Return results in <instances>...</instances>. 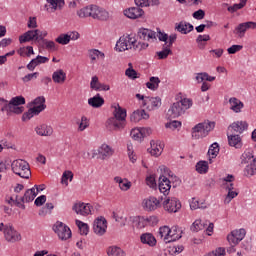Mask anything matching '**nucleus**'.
I'll return each mask as SVG.
<instances>
[{
  "mask_svg": "<svg viewBox=\"0 0 256 256\" xmlns=\"http://www.w3.org/2000/svg\"><path fill=\"white\" fill-rule=\"evenodd\" d=\"M78 17H92V19H98V21H107L109 19V12L97 5H89L77 12Z\"/></svg>",
  "mask_w": 256,
  "mask_h": 256,
  "instance_id": "obj_1",
  "label": "nucleus"
},
{
  "mask_svg": "<svg viewBox=\"0 0 256 256\" xmlns=\"http://www.w3.org/2000/svg\"><path fill=\"white\" fill-rule=\"evenodd\" d=\"M113 117L109 118L107 123L114 131H119L125 127V119L127 118V110L121 108L119 104L112 105Z\"/></svg>",
  "mask_w": 256,
  "mask_h": 256,
  "instance_id": "obj_2",
  "label": "nucleus"
},
{
  "mask_svg": "<svg viewBox=\"0 0 256 256\" xmlns=\"http://www.w3.org/2000/svg\"><path fill=\"white\" fill-rule=\"evenodd\" d=\"M28 107H30L29 110L22 116L23 121H25L26 119H32V117H35V115H39L41 111H45L47 107L45 105V97H37L34 101L28 104Z\"/></svg>",
  "mask_w": 256,
  "mask_h": 256,
  "instance_id": "obj_3",
  "label": "nucleus"
},
{
  "mask_svg": "<svg viewBox=\"0 0 256 256\" xmlns=\"http://www.w3.org/2000/svg\"><path fill=\"white\" fill-rule=\"evenodd\" d=\"M215 129V122L204 121L198 123L192 128L193 139H199V137H207L211 131Z\"/></svg>",
  "mask_w": 256,
  "mask_h": 256,
  "instance_id": "obj_4",
  "label": "nucleus"
},
{
  "mask_svg": "<svg viewBox=\"0 0 256 256\" xmlns=\"http://www.w3.org/2000/svg\"><path fill=\"white\" fill-rule=\"evenodd\" d=\"M12 171L22 179H29L31 177V168L29 163L25 160H14L11 164Z\"/></svg>",
  "mask_w": 256,
  "mask_h": 256,
  "instance_id": "obj_5",
  "label": "nucleus"
},
{
  "mask_svg": "<svg viewBox=\"0 0 256 256\" xmlns=\"http://www.w3.org/2000/svg\"><path fill=\"white\" fill-rule=\"evenodd\" d=\"M47 37V31H41L39 29L36 30H29L26 33H24L22 36L19 37L20 43H27L29 41H36L38 45L40 43H43V41H46L45 39Z\"/></svg>",
  "mask_w": 256,
  "mask_h": 256,
  "instance_id": "obj_6",
  "label": "nucleus"
},
{
  "mask_svg": "<svg viewBox=\"0 0 256 256\" xmlns=\"http://www.w3.org/2000/svg\"><path fill=\"white\" fill-rule=\"evenodd\" d=\"M135 43H137V40L131 37V35L121 36L116 42L115 51H118L119 53L129 51V49H133Z\"/></svg>",
  "mask_w": 256,
  "mask_h": 256,
  "instance_id": "obj_7",
  "label": "nucleus"
},
{
  "mask_svg": "<svg viewBox=\"0 0 256 256\" xmlns=\"http://www.w3.org/2000/svg\"><path fill=\"white\" fill-rule=\"evenodd\" d=\"M53 231L58 235L61 241H67V239H71L72 237L71 228L63 222L57 221L53 225Z\"/></svg>",
  "mask_w": 256,
  "mask_h": 256,
  "instance_id": "obj_8",
  "label": "nucleus"
},
{
  "mask_svg": "<svg viewBox=\"0 0 256 256\" xmlns=\"http://www.w3.org/2000/svg\"><path fill=\"white\" fill-rule=\"evenodd\" d=\"M163 207L168 213H177L181 209V202L175 197L165 196Z\"/></svg>",
  "mask_w": 256,
  "mask_h": 256,
  "instance_id": "obj_9",
  "label": "nucleus"
},
{
  "mask_svg": "<svg viewBox=\"0 0 256 256\" xmlns=\"http://www.w3.org/2000/svg\"><path fill=\"white\" fill-rule=\"evenodd\" d=\"M4 236L6 241L9 243H17V241H21V234L13 228V225L6 224L4 228Z\"/></svg>",
  "mask_w": 256,
  "mask_h": 256,
  "instance_id": "obj_10",
  "label": "nucleus"
},
{
  "mask_svg": "<svg viewBox=\"0 0 256 256\" xmlns=\"http://www.w3.org/2000/svg\"><path fill=\"white\" fill-rule=\"evenodd\" d=\"M93 231L99 237H103V234L107 233V219L103 216L98 217L93 223Z\"/></svg>",
  "mask_w": 256,
  "mask_h": 256,
  "instance_id": "obj_11",
  "label": "nucleus"
},
{
  "mask_svg": "<svg viewBox=\"0 0 256 256\" xmlns=\"http://www.w3.org/2000/svg\"><path fill=\"white\" fill-rule=\"evenodd\" d=\"M245 235H247V231L241 228L239 230H233L228 236L227 241L232 245H238L239 242L245 239Z\"/></svg>",
  "mask_w": 256,
  "mask_h": 256,
  "instance_id": "obj_12",
  "label": "nucleus"
},
{
  "mask_svg": "<svg viewBox=\"0 0 256 256\" xmlns=\"http://www.w3.org/2000/svg\"><path fill=\"white\" fill-rule=\"evenodd\" d=\"M249 29H256V22L249 21V22L240 23L234 29V33L235 35H238L240 39H243V37H245V33H247V30Z\"/></svg>",
  "mask_w": 256,
  "mask_h": 256,
  "instance_id": "obj_13",
  "label": "nucleus"
},
{
  "mask_svg": "<svg viewBox=\"0 0 256 256\" xmlns=\"http://www.w3.org/2000/svg\"><path fill=\"white\" fill-rule=\"evenodd\" d=\"M249 129L247 121H236L228 126V133H234L235 135H241L244 131Z\"/></svg>",
  "mask_w": 256,
  "mask_h": 256,
  "instance_id": "obj_14",
  "label": "nucleus"
},
{
  "mask_svg": "<svg viewBox=\"0 0 256 256\" xmlns=\"http://www.w3.org/2000/svg\"><path fill=\"white\" fill-rule=\"evenodd\" d=\"M184 113L183 107H181V104L177 101L168 109L166 117L167 119H177V117H181Z\"/></svg>",
  "mask_w": 256,
  "mask_h": 256,
  "instance_id": "obj_15",
  "label": "nucleus"
},
{
  "mask_svg": "<svg viewBox=\"0 0 256 256\" xmlns=\"http://www.w3.org/2000/svg\"><path fill=\"white\" fill-rule=\"evenodd\" d=\"M161 201H163V196L160 199L150 196L143 201L142 205L145 211H155L161 205Z\"/></svg>",
  "mask_w": 256,
  "mask_h": 256,
  "instance_id": "obj_16",
  "label": "nucleus"
},
{
  "mask_svg": "<svg viewBox=\"0 0 256 256\" xmlns=\"http://www.w3.org/2000/svg\"><path fill=\"white\" fill-rule=\"evenodd\" d=\"M227 137L230 147H235V149H241L243 147V139L239 134L227 132Z\"/></svg>",
  "mask_w": 256,
  "mask_h": 256,
  "instance_id": "obj_17",
  "label": "nucleus"
},
{
  "mask_svg": "<svg viewBox=\"0 0 256 256\" xmlns=\"http://www.w3.org/2000/svg\"><path fill=\"white\" fill-rule=\"evenodd\" d=\"M144 14L145 11L138 6L124 10V15L125 17H128V19H139L140 17H143Z\"/></svg>",
  "mask_w": 256,
  "mask_h": 256,
  "instance_id": "obj_18",
  "label": "nucleus"
},
{
  "mask_svg": "<svg viewBox=\"0 0 256 256\" xmlns=\"http://www.w3.org/2000/svg\"><path fill=\"white\" fill-rule=\"evenodd\" d=\"M158 187L160 193H163L164 197H167L169 191H171V181L165 176H160Z\"/></svg>",
  "mask_w": 256,
  "mask_h": 256,
  "instance_id": "obj_19",
  "label": "nucleus"
},
{
  "mask_svg": "<svg viewBox=\"0 0 256 256\" xmlns=\"http://www.w3.org/2000/svg\"><path fill=\"white\" fill-rule=\"evenodd\" d=\"M144 105H147L148 111H155L161 107L160 97H146L144 100Z\"/></svg>",
  "mask_w": 256,
  "mask_h": 256,
  "instance_id": "obj_20",
  "label": "nucleus"
},
{
  "mask_svg": "<svg viewBox=\"0 0 256 256\" xmlns=\"http://www.w3.org/2000/svg\"><path fill=\"white\" fill-rule=\"evenodd\" d=\"M90 87L94 89V91H109V89H111L109 85L99 82V77L97 76L92 77Z\"/></svg>",
  "mask_w": 256,
  "mask_h": 256,
  "instance_id": "obj_21",
  "label": "nucleus"
},
{
  "mask_svg": "<svg viewBox=\"0 0 256 256\" xmlns=\"http://www.w3.org/2000/svg\"><path fill=\"white\" fill-rule=\"evenodd\" d=\"M72 209L77 215H89L91 213V204L78 203L75 204Z\"/></svg>",
  "mask_w": 256,
  "mask_h": 256,
  "instance_id": "obj_22",
  "label": "nucleus"
},
{
  "mask_svg": "<svg viewBox=\"0 0 256 256\" xmlns=\"http://www.w3.org/2000/svg\"><path fill=\"white\" fill-rule=\"evenodd\" d=\"M150 148L148 149L149 153L154 157H159L161 153H163V145H161V141L152 140L150 141Z\"/></svg>",
  "mask_w": 256,
  "mask_h": 256,
  "instance_id": "obj_23",
  "label": "nucleus"
},
{
  "mask_svg": "<svg viewBox=\"0 0 256 256\" xmlns=\"http://www.w3.org/2000/svg\"><path fill=\"white\" fill-rule=\"evenodd\" d=\"M138 37L143 41H150V39H157V33H155V31H152L146 28H141L138 31Z\"/></svg>",
  "mask_w": 256,
  "mask_h": 256,
  "instance_id": "obj_24",
  "label": "nucleus"
},
{
  "mask_svg": "<svg viewBox=\"0 0 256 256\" xmlns=\"http://www.w3.org/2000/svg\"><path fill=\"white\" fill-rule=\"evenodd\" d=\"M230 110L234 113H241V109L245 107V104L238 98L232 97L229 99Z\"/></svg>",
  "mask_w": 256,
  "mask_h": 256,
  "instance_id": "obj_25",
  "label": "nucleus"
},
{
  "mask_svg": "<svg viewBox=\"0 0 256 256\" xmlns=\"http://www.w3.org/2000/svg\"><path fill=\"white\" fill-rule=\"evenodd\" d=\"M105 104V99L100 94H96L94 97L88 99V105L94 109H99Z\"/></svg>",
  "mask_w": 256,
  "mask_h": 256,
  "instance_id": "obj_26",
  "label": "nucleus"
},
{
  "mask_svg": "<svg viewBox=\"0 0 256 256\" xmlns=\"http://www.w3.org/2000/svg\"><path fill=\"white\" fill-rule=\"evenodd\" d=\"M140 241L144 245H149V247H155L157 245V239L151 233H144L140 236Z\"/></svg>",
  "mask_w": 256,
  "mask_h": 256,
  "instance_id": "obj_27",
  "label": "nucleus"
},
{
  "mask_svg": "<svg viewBox=\"0 0 256 256\" xmlns=\"http://www.w3.org/2000/svg\"><path fill=\"white\" fill-rule=\"evenodd\" d=\"M148 118H149V114H147L145 110L141 109V110H135L132 113V115L130 116V121H132L133 123H139L141 119H148Z\"/></svg>",
  "mask_w": 256,
  "mask_h": 256,
  "instance_id": "obj_28",
  "label": "nucleus"
},
{
  "mask_svg": "<svg viewBox=\"0 0 256 256\" xmlns=\"http://www.w3.org/2000/svg\"><path fill=\"white\" fill-rule=\"evenodd\" d=\"M98 155L101 159L105 160L107 157L113 155V149L107 144H102L101 147L98 148Z\"/></svg>",
  "mask_w": 256,
  "mask_h": 256,
  "instance_id": "obj_29",
  "label": "nucleus"
},
{
  "mask_svg": "<svg viewBox=\"0 0 256 256\" xmlns=\"http://www.w3.org/2000/svg\"><path fill=\"white\" fill-rule=\"evenodd\" d=\"M181 233H183V231L180 230L177 226H173L172 228H170L168 243H173V241H179V239H181Z\"/></svg>",
  "mask_w": 256,
  "mask_h": 256,
  "instance_id": "obj_30",
  "label": "nucleus"
},
{
  "mask_svg": "<svg viewBox=\"0 0 256 256\" xmlns=\"http://www.w3.org/2000/svg\"><path fill=\"white\" fill-rule=\"evenodd\" d=\"M36 133L37 135H41V137H49L53 135V128H51V126L43 124L36 128Z\"/></svg>",
  "mask_w": 256,
  "mask_h": 256,
  "instance_id": "obj_31",
  "label": "nucleus"
},
{
  "mask_svg": "<svg viewBox=\"0 0 256 256\" xmlns=\"http://www.w3.org/2000/svg\"><path fill=\"white\" fill-rule=\"evenodd\" d=\"M66 79H67V74L65 73V71L61 69L53 72L52 74V81H54V83L63 84L65 83Z\"/></svg>",
  "mask_w": 256,
  "mask_h": 256,
  "instance_id": "obj_32",
  "label": "nucleus"
},
{
  "mask_svg": "<svg viewBox=\"0 0 256 256\" xmlns=\"http://www.w3.org/2000/svg\"><path fill=\"white\" fill-rule=\"evenodd\" d=\"M0 101L4 103V105H13V106H20L25 105V97L23 96H16L13 97L10 102L8 103L5 99L0 98Z\"/></svg>",
  "mask_w": 256,
  "mask_h": 256,
  "instance_id": "obj_33",
  "label": "nucleus"
},
{
  "mask_svg": "<svg viewBox=\"0 0 256 256\" xmlns=\"http://www.w3.org/2000/svg\"><path fill=\"white\" fill-rule=\"evenodd\" d=\"M1 111H10V113H15L16 115H21L24 111L23 106H13L11 104H4Z\"/></svg>",
  "mask_w": 256,
  "mask_h": 256,
  "instance_id": "obj_34",
  "label": "nucleus"
},
{
  "mask_svg": "<svg viewBox=\"0 0 256 256\" xmlns=\"http://www.w3.org/2000/svg\"><path fill=\"white\" fill-rule=\"evenodd\" d=\"M106 253L108 256H125V251L119 246H109Z\"/></svg>",
  "mask_w": 256,
  "mask_h": 256,
  "instance_id": "obj_35",
  "label": "nucleus"
},
{
  "mask_svg": "<svg viewBox=\"0 0 256 256\" xmlns=\"http://www.w3.org/2000/svg\"><path fill=\"white\" fill-rule=\"evenodd\" d=\"M169 233H171V228L169 226H162L159 229L158 235L165 243H169Z\"/></svg>",
  "mask_w": 256,
  "mask_h": 256,
  "instance_id": "obj_36",
  "label": "nucleus"
},
{
  "mask_svg": "<svg viewBox=\"0 0 256 256\" xmlns=\"http://www.w3.org/2000/svg\"><path fill=\"white\" fill-rule=\"evenodd\" d=\"M159 83H161L159 77L152 76L149 82L146 83V87L151 89V91H157V89H159Z\"/></svg>",
  "mask_w": 256,
  "mask_h": 256,
  "instance_id": "obj_37",
  "label": "nucleus"
},
{
  "mask_svg": "<svg viewBox=\"0 0 256 256\" xmlns=\"http://www.w3.org/2000/svg\"><path fill=\"white\" fill-rule=\"evenodd\" d=\"M39 46L42 47V49H47L48 51H57L55 42L49 41L47 39L40 42Z\"/></svg>",
  "mask_w": 256,
  "mask_h": 256,
  "instance_id": "obj_38",
  "label": "nucleus"
},
{
  "mask_svg": "<svg viewBox=\"0 0 256 256\" xmlns=\"http://www.w3.org/2000/svg\"><path fill=\"white\" fill-rule=\"evenodd\" d=\"M196 171L200 174H205L209 171V163L207 161H199L196 164Z\"/></svg>",
  "mask_w": 256,
  "mask_h": 256,
  "instance_id": "obj_39",
  "label": "nucleus"
},
{
  "mask_svg": "<svg viewBox=\"0 0 256 256\" xmlns=\"http://www.w3.org/2000/svg\"><path fill=\"white\" fill-rule=\"evenodd\" d=\"M18 54L21 57H31V55H35L32 46L22 47L18 50Z\"/></svg>",
  "mask_w": 256,
  "mask_h": 256,
  "instance_id": "obj_40",
  "label": "nucleus"
},
{
  "mask_svg": "<svg viewBox=\"0 0 256 256\" xmlns=\"http://www.w3.org/2000/svg\"><path fill=\"white\" fill-rule=\"evenodd\" d=\"M35 197H37V193L35 192V188L28 189L24 194V198H25L26 203H31V201H33L35 199Z\"/></svg>",
  "mask_w": 256,
  "mask_h": 256,
  "instance_id": "obj_41",
  "label": "nucleus"
},
{
  "mask_svg": "<svg viewBox=\"0 0 256 256\" xmlns=\"http://www.w3.org/2000/svg\"><path fill=\"white\" fill-rule=\"evenodd\" d=\"M76 225L79 228L80 234L88 235L89 234V225L83 221L76 220Z\"/></svg>",
  "mask_w": 256,
  "mask_h": 256,
  "instance_id": "obj_42",
  "label": "nucleus"
},
{
  "mask_svg": "<svg viewBox=\"0 0 256 256\" xmlns=\"http://www.w3.org/2000/svg\"><path fill=\"white\" fill-rule=\"evenodd\" d=\"M207 227V223H201V220H196L192 226H191V231L194 233H197L198 231H201Z\"/></svg>",
  "mask_w": 256,
  "mask_h": 256,
  "instance_id": "obj_43",
  "label": "nucleus"
},
{
  "mask_svg": "<svg viewBox=\"0 0 256 256\" xmlns=\"http://www.w3.org/2000/svg\"><path fill=\"white\" fill-rule=\"evenodd\" d=\"M47 3H49L51 9L57 11V7L61 9L65 5V0H47Z\"/></svg>",
  "mask_w": 256,
  "mask_h": 256,
  "instance_id": "obj_44",
  "label": "nucleus"
},
{
  "mask_svg": "<svg viewBox=\"0 0 256 256\" xmlns=\"http://www.w3.org/2000/svg\"><path fill=\"white\" fill-rule=\"evenodd\" d=\"M208 155H211L212 159H215V157H217V155H219V143L214 142L209 150H208Z\"/></svg>",
  "mask_w": 256,
  "mask_h": 256,
  "instance_id": "obj_45",
  "label": "nucleus"
},
{
  "mask_svg": "<svg viewBox=\"0 0 256 256\" xmlns=\"http://www.w3.org/2000/svg\"><path fill=\"white\" fill-rule=\"evenodd\" d=\"M70 41L71 37H69V34H61L56 38V43H59L60 45H69Z\"/></svg>",
  "mask_w": 256,
  "mask_h": 256,
  "instance_id": "obj_46",
  "label": "nucleus"
},
{
  "mask_svg": "<svg viewBox=\"0 0 256 256\" xmlns=\"http://www.w3.org/2000/svg\"><path fill=\"white\" fill-rule=\"evenodd\" d=\"M68 179L69 181H73V172L65 171L62 175L61 184L66 186L69 185Z\"/></svg>",
  "mask_w": 256,
  "mask_h": 256,
  "instance_id": "obj_47",
  "label": "nucleus"
},
{
  "mask_svg": "<svg viewBox=\"0 0 256 256\" xmlns=\"http://www.w3.org/2000/svg\"><path fill=\"white\" fill-rule=\"evenodd\" d=\"M130 135L134 141H142L143 136L141 134V128L132 129Z\"/></svg>",
  "mask_w": 256,
  "mask_h": 256,
  "instance_id": "obj_48",
  "label": "nucleus"
},
{
  "mask_svg": "<svg viewBox=\"0 0 256 256\" xmlns=\"http://www.w3.org/2000/svg\"><path fill=\"white\" fill-rule=\"evenodd\" d=\"M178 103L181 105L182 109L184 110V113L187 109H190L193 105V101L189 98H184L181 101H178Z\"/></svg>",
  "mask_w": 256,
  "mask_h": 256,
  "instance_id": "obj_49",
  "label": "nucleus"
},
{
  "mask_svg": "<svg viewBox=\"0 0 256 256\" xmlns=\"http://www.w3.org/2000/svg\"><path fill=\"white\" fill-rule=\"evenodd\" d=\"M175 30L182 33V35H187V22L181 21L180 23L176 24Z\"/></svg>",
  "mask_w": 256,
  "mask_h": 256,
  "instance_id": "obj_50",
  "label": "nucleus"
},
{
  "mask_svg": "<svg viewBox=\"0 0 256 256\" xmlns=\"http://www.w3.org/2000/svg\"><path fill=\"white\" fill-rule=\"evenodd\" d=\"M172 53L173 51H171V49H169V47L167 46L162 51L157 52V56L158 59H167V57H169V55H171Z\"/></svg>",
  "mask_w": 256,
  "mask_h": 256,
  "instance_id": "obj_51",
  "label": "nucleus"
},
{
  "mask_svg": "<svg viewBox=\"0 0 256 256\" xmlns=\"http://www.w3.org/2000/svg\"><path fill=\"white\" fill-rule=\"evenodd\" d=\"M128 69H126L125 75L129 77V79H137V71L133 69V65L130 63Z\"/></svg>",
  "mask_w": 256,
  "mask_h": 256,
  "instance_id": "obj_52",
  "label": "nucleus"
},
{
  "mask_svg": "<svg viewBox=\"0 0 256 256\" xmlns=\"http://www.w3.org/2000/svg\"><path fill=\"white\" fill-rule=\"evenodd\" d=\"M245 2L240 1L239 4H234L233 6H229L227 8V11H229L230 13H235V11H239V9H243V7H245Z\"/></svg>",
  "mask_w": 256,
  "mask_h": 256,
  "instance_id": "obj_53",
  "label": "nucleus"
},
{
  "mask_svg": "<svg viewBox=\"0 0 256 256\" xmlns=\"http://www.w3.org/2000/svg\"><path fill=\"white\" fill-rule=\"evenodd\" d=\"M237 195H239V192H237L235 190H229L228 194L224 200V203H226V204L231 203V200L235 199V197H237Z\"/></svg>",
  "mask_w": 256,
  "mask_h": 256,
  "instance_id": "obj_54",
  "label": "nucleus"
},
{
  "mask_svg": "<svg viewBox=\"0 0 256 256\" xmlns=\"http://www.w3.org/2000/svg\"><path fill=\"white\" fill-rule=\"evenodd\" d=\"M89 127V120L86 116H82L81 122L79 123L78 131H85Z\"/></svg>",
  "mask_w": 256,
  "mask_h": 256,
  "instance_id": "obj_55",
  "label": "nucleus"
},
{
  "mask_svg": "<svg viewBox=\"0 0 256 256\" xmlns=\"http://www.w3.org/2000/svg\"><path fill=\"white\" fill-rule=\"evenodd\" d=\"M147 47H149V44H147L145 42H138V43H134V45H132V48H134V51H143V50L147 49Z\"/></svg>",
  "mask_w": 256,
  "mask_h": 256,
  "instance_id": "obj_56",
  "label": "nucleus"
},
{
  "mask_svg": "<svg viewBox=\"0 0 256 256\" xmlns=\"http://www.w3.org/2000/svg\"><path fill=\"white\" fill-rule=\"evenodd\" d=\"M165 127L166 129H172L175 131V129H179V127H181V122L174 120L172 122L166 123Z\"/></svg>",
  "mask_w": 256,
  "mask_h": 256,
  "instance_id": "obj_57",
  "label": "nucleus"
},
{
  "mask_svg": "<svg viewBox=\"0 0 256 256\" xmlns=\"http://www.w3.org/2000/svg\"><path fill=\"white\" fill-rule=\"evenodd\" d=\"M37 77H39V72H34V73L27 74L26 76H24L22 78V81L24 83H29V81H33V79H37Z\"/></svg>",
  "mask_w": 256,
  "mask_h": 256,
  "instance_id": "obj_58",
  "label": "nucleus"
},
{
  "mask_svg": "<svg viewBox=\"0 0 256 256\" xmlns=\"http://www.w3.org/2000/svg\"><path fill=\"white\" fill-rule=\"evenodd\" d=\"M243 49V45H232L227 49V52L229 55H235V53H238V51H241Z\"/></svg>",
  "mask_w": 256,
  "mask_h": 256,
  "instance_id": "obj_59",
  "label": "nucleus"
},
{
  "mask_svg": "<svg viewBox=\"0 0 256 256\" xmlns=\"http://www.w3.org/2000/svg\"><path fill=\"white\" fill-rule=\"evenodd\" d=\"M146 184L148 187H151L152 189H155L157 187V182L155 181V176L150 175L146 178Z\"/></svg>",
  "mask_w": 256,
  "mask_h": 256,
  "instance_id": "obj_60",
  "label": "nucleus"
},
{
  "mask_svg": "<svg viewBox=\"0 0 256 256\" xmlns=\"http://www.w3.org/2000/svg\"><path fill=\"white\" fill-rule=\"evenodd\" d=\"M192 17L198 21H201V19H205V12L203 9H199L192 14Z\"/></svg>",
  "mask_w": 256,
  "mask_h": 256,
  "instance_id": "obj_61",
  "label": "nucleus"
},
{
  "mask_svg": "<svg viewBox=\"0 0 256 256\" xmlns=\"http://www.w3.org/2000/svg\"><path fill=\"white\" fill-rule=\"evenodd\" d=\"M195 79L197 83H204V81H207V72L197 73Z\"/></svg>",
  "mask_w": 256,
  "mask_h": 256,
  "instance_id": "obj_62",
  "label": "nucleus"
},
{
  "mask_svg": "<svg viewBox=\"0 0 256 256\" xmlns=\"http://www.w3.org/2000/svg\"><path fill=\"white\" fill-rule=\"evenodd\" d=\"M46 201L47 196L41 195L35 199L34 204L36 205V207H41Z\"/></svg>",
  "mask_w": 256,
  "mask_h": 256,
  "instance_id": "obj_63",
  "label": "nucleus"
},
{
  "mask_svg": "<svg viewBox=\"0 0 256 256\" xmlns=\"http://www.w3.org/2000/svg\"><path fill=\"white\" fill-rule=\"evenodd\" d=\"M135 5L140 7H151V3H149V0H134Z\"/></svg>",
  "mask_w": 256,
  "mask_h": 256,
  "instance_id": "obj_64",
  "label": "nucleus"
}]
</instances>
